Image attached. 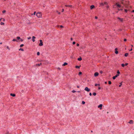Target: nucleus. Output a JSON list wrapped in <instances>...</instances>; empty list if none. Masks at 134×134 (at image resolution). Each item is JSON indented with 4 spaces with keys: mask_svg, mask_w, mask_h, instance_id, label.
I'll return each mask as SVG.
<instances>
[{
    "mask_svg": "<svg viewBox=\"0 0 134 134\" xmlns=\"http://www.w3.org/2000/svg\"><path fill=\"white\" fill-rule=\"evenodd\" d=\"M121 4L123 5L126 7H127V3H126V1H125L124 0H122L121 2Z\"/></svg>",
    "mask_w": 134,
    "mask_h": 134,
    "instance_id": "nucleus-1",
    "label": "nucleus"
},
{
    "mask_svg": "<svg viewBox=\"0 0 134 134\" xmlns=\"http://www.w3.org/2000/svg\"><path fill=\"white\" fill-rule=\"evenodd\" d=\"M36 15L38 18H41L42 16L41 13L39 12H38L36 14Z\"/></svg>",
    "mask_w": 134,
    "mask_h": 134,
    "instance_id": "nucleus-2",
    "label": "nucleus"
},
{
    "mask_svg": "<svg viewBox=\"0 0 134 134\" xmlns=\"http://www.w3.org/2000/svg\"><path fill=\"white\" fill-rule=\"evenodd\" d=\"M115 5L116 6V8H118L121 7V5L120 4H119V3H116Z\"/></svg>",
    "mask_w": 134,
    "mask_h": 134,
    "instance_id": "nucleus-3",
    "label": "nucleus"
},
{
    "mask_svg": "<svg viewBox=\"0 0 134 134\" xmlns=\"http://www.w3.org/2000/svg\"><path fill=\"white\" fill-rule=\"evenodd\" d=\"M40 43L39 44V45L40 46H43V42H42V40H40Z\"/></svg>",
    "mask_w": 134,
    "mask_h": 134,
    "instance_id": "nucleus-4",
    "label": "nucleus"
},
{
    "mask_svg": "<svg viewBox=\"0 0 134 134\" xmlns=\"http://www.w3.org/2000/svg\"><path fill=\"white\" fill-rule=\"evenodd\" d=\"M85 90L87 92H89L90 91V89L88 88V87H86L85 88Z\"/></svg>",
    "mask_w": 134,
    "mask_h": 134,
    "instance_id": "nucleus-5",
    "label": "nucleus"
},
{
    "mask_svg": "<svg viewBox=\"0 0 134 134\" xmlns=\"http://www.w3.org/2000/svg\"><path fill=\"white\" fill-rule=\"evenodd\" d=\"M98 74H99L98 73L96 72L94 74V75L95 77H96L98 76Z\"/></svg>",
    "mask_w": 134,
    "mask_h": 134,
    "instance_id": "nucleus-6",
    "label": "nucleus"
},
{
    "mask_svg": "<svg viewBox=\"0 0 134 134\" xmlns=\"http://www.w3.org/2000/svg\"><path fill=\"white\" fill-rule=\"evenodd\" d=\"M102 104H100L98 106V108H100V109L101 110L102 109Z\"/></svg>",
    "mask_w": 134,
    "mask_h": 134,
    "instance_id": "nucleus-7",
    "label": "nucleus"
},
{
    "mask_svg": "<svg viewBox=\"0 0 134 134\" xmlns=\"http://www.w3.org/2000/svg\"><path fill=\"white\" fill-rule=\"evenodd\" d=\"M117 19H118L121 22H122L123 21V19L119 17H117Z\"/></svg>",
    "mask_w": 134,
    "mask_h": 134,
    "instance_id": "nucleus-8",
    "label": "nucleus"
},
{
    "mask_svg": "<svg viewBox=\"0 0 134 134\" xmlns=\"http://www.w3.org/2000/svg\"><path fill=\"white\" fill-rule=\"evenodd\" d=\"M36 37L34 36H32V41L33 42H34L35 41V39Z\"/></svg>",
    "mask_w": 134,
    "mask_h": 134,
    "instance_id": "nucleus-9",
    "label": "nucleus"
},
{
    "mask_svg": "<svg viewBox=\"0 0 134 134\" xmlns=\"http://www.w3.org/2000/svg\"><path fill=\"white\" fill-rule=\"evenodd\" d=\"M117 49H118L117 48H116L115 49V53L116 54H117L118 53V51H117Z\"/></svg>",
    "mask_w": 134,
    "mask_h": 134,
    "instance_id": "nucleus-10",
    "label": "nucleus"
},
{
    "mask_svg": "<svg viewBox=\"0 0 134 134\" xmlns=\"http://www.w3.org/2000/svg\"><path fill=\"white\" fill-rule=\"evenodd\" d=\"M94 6L93 5H92L90 6L91 9H92L93 8H94Z\"/></svg>",
    "mask_w": 134,
    "mask_h": 134,
    "instance_id": "nucleus-11",
    "label": "nucleus"
},
{
    "mask_svg": "<svg viewBox=\"0 0 134 134\" xmlns=\"http://www.w3.org/2000/svg\"><path fill=\"white\" fill-rule=\"evenodd\" d=\"M133 123V121L132 120H130L129 121V123L130 124H132Z\"/></svg>",
    "mask_w": 134,
    "mask_h": 134,
    "instance_id": "nucleus-12",
    "label": "nucleus"
},
{
    "mask_svg": "<svg viewBox=\"0 0 134 134\" xmlns=\"http://www.w3.org/2000/svg\"><path fill=\"white\" fill-rule=\"evenodd\" d=\"M10 95L13 97H15V94L11 93Z\"/></svg>",
    "mask_w": 134,
    "mask_h": 134,
    "instance_id": "nucleus-13",
    "label": "nucleus"
},
{
    "mask_svg": "<svg viewBox=\"0 0 134 134\" xmlns=\"http://www.w3.org/2000/svg\"><path fill=\"white\" fill-rule=\"evenodd\" d=\"M68 64V63H64V64H63L62 65V66H65L66 65H67Z\"/></svg>",
    "mask_w": 134,
    "mask_h": 134,
    "instance_id": "nucleus-14",
    "label": "nucleus"
},
{
    "mask_svg": "<svg viewBox=\"0 0 134 134\" xmlns=\"http://www.w3.org/2000/svg\"><path fill=\"white\" fill-rule=\"evenodd\" d=\"M77 60L79 61H81L82 60V59L81 57L80 58H78Z\"/></svg>",
    "mask_w": 134,
    "mask_h": 134,
    "instance_id": "nucleus-15",
    "label": "nucleus"
},
{
    "mask_svg": "<svg viewBox=\"0 0 134 134\" xmlns=\"http://www.w3.org/2000/svg\"><path fill=\"white\" fill-rule=\"evenodd\" d=\"M128 55H129L128 53H126L125 54V57H127L128 56Z\"/></svg>",
    "mask_w": 134,
    "mask_h": 134,
    "instance_id": "nucleus-16",
    "label": "nucleus"
},
{
    "mask_svg": "<svg viewBox=\"0 0 134 134\" xmlns=\"http://www.w3.org/2000/svg\"><path fill=\"white\" fill-rule=\"evenodd\" d=\"M42 63H41L40 64H36V65H37L38 66H40L42 65Z\"/></svg>",
    "mask_w": 134,
    "mask_h": 134,
    "instance_id": "nucleus-17",
    "label": "nucleus"
},
{
    "mask_svg": "<svg viewBox=\"0 0 134 134\" xmlns=\"http://www.w3.org/2000/svg\"><path fill=\"white\" fill-rule=\"evenodd\" d=\"M95 86H99L100 85L99 84H95Z\"/></svg>",
    "mask_w": 134,
    "mask_h": 134,
    "instance_id": "nucleus-18",
    "label": "nucleus"
},
{
    "mask_svg": "<svg viewBox=\"0 0 134 134\" xmlns=\"http://www.w3.org/2000/svg\"><path fill=\"white\" fill-rule=\"evenodd\" d=\"M75 68H76L79 69L80 68V66H75Z\"/></svg>",
    "mask_w": 134,
    "mask_h": 134,
    "instance_id": "nucleus-19",
    "label": "nucleus"
},
{
    "mask_svg": "<svg viewBox=\"0 0 134 134\" xmlns=\"http://www.w3.org/2000/svg\"><path fill=\"white\" fill-rule=\"evenodd\" d=\"M93 95L94 96H95L96 95V93H93Z\"/></svg>",
    "mask_w": 134,
    "mask_h": 134,
    "instance_id": "nucleus-20",
    "label": "nucleus"
},
{
    "mask_svg": "<svg viewBox=\"0 0 134 134\" xmlns=\"http://www.w3.org/2000/svg\"><path fill=\"white\" fill-rule=\"evenodd\" d=\"M17 38L18 40L20 39V37H19V36L17 37Z\"/></svg>",
    "mask_w": 134,
    "mask_h": 134,
    "instance_id": "nucleus-21",
    "label": "nucleus"
},
{
    "mask_svg": "<svg viewBox=\"0 0 134 134\" xmlns=\"http://www.w3.org/2000/svg\"><path fill=\"white\" fill-rule=\"evenodd\" d=\"M19 51L21 50V51H24V49H22V48H20V49H19Z\"/></svg>",
    "mask_w": 134,
    "mask_h": 134,
    "instance_id": "nucleus-22",
    "label": "nucleus"
},
{
    "mask_svg": "<svg viewBox=\"0 0 134 134\" xmlns=\"http://www.w3.org/2000/svg\"><path fill=\"white\" fill-rule=\"evenodd\" d=\"M119 76V75L118 74H117L115 76V77H117L118 76Z\"/></svg>",
    "mask_w": 134,
    "mask_h": 134,
    "instance_id": "nucleus-23",
    "label": "nucleus"
},
{
    "mask_svg": "<svg viewBox=\"0 0 134 134\" xmlns=\"http://www.w3.org/2000/svg\"><path fill=\"white\" fill-rule=\"evenodd\" d=\"M12 41H16L17 42V41L16 39H13Z\"/></svg>",
    "mask_w": 134,
    "mask_h": 134,
    "instance_id": "nucleus-24",
    "label": "nucleus"
},
{
    "mask_svg": "<svg viewBox=\"0 0 134 134\" xmlns=\"http://www.w3.org/2000/svg\"><path fill=\"white\" fill-rule=\"evenodd\" d=\"M40 54V53L39 52H38L37 53V55H39Z\"/></svg>",
    "mask_w": 134,
    "mask_h": 134,
    "instance_id": "nucleus-25",
    "label": "nucleus"
},
{
    "mask_svg": "<svg viewBox=\"0 0 134 134\" xmlns=\"http://www.w3.org/2000/svg\"><path fill=\"white\" fill-rule=\"evenodd\" d=\"M117 74H118L119 75V74H120V72L119 70H118L117 72Z\"/></svg>",
    "mask_w": 134,
    "mask_h": 134,
    "instance_id": "nucleus-26",
    "label": "nucleus"
},
{
    "mask_svg": "<svg viewBox=\"0 0 134 134\" xmlns=\"http://www.w3.org/2000/svg\"><path fill=\"white\" fill-rule=\"evenodd\" d=\"M24 46L23 44H21L20 45V47H22Z\"/></svg>",
    "mask_w": 134,
    "mask_h": 134,
    "instance_id": "nucleus-27",
    "label": "nucleus"
},
{
    "mask_svg": "<svg viewBox=\"0 0 134 134\" xmlns=\"http://www.w3.org/2000/svg\"><path fill=\"white\" fill-rule=\"evenodd\" d=\"M1 25H3L4 24V23L3 22H1Z\"/></svg>",
    "mask_w": 134,
    "mask_h": 134,
    "instance_id": "nucleus-28",
    "label": "nucleus"
},
{
    "mask_svg": "<svg viewBox=\"0 0 134 134\" xmlns=\"http://www.w3.org/2000/svg\"><path fill=\"white\" fill-rule=\"evenodd\" d=\"M118 10H119V11H120H120H122V9H119V8H118Z\"/></svg>",
    "mask_w": 134,
    "mask_h": 134,
    "instance_id": "nucleus-29",
    "label": "nucleus"
},
{
    "mask_svg": "<svg viewBox=\"0 0 134 134\" xmlns=\"http://www.w3.org/2000/svg\"><path fill=\"white\" fill-rule=\"evenodd\" d=\"M121 66L122 67H124L125 66V65L124 64H121Z\"/></svg>",
    "mask_w": 134,
    "mask_h": 134,
    "instance_id": "nucleus-30",
    "label": "nucleus"
},
{
    "mask_svg": "<svg viewBox=\"0 0 134 134\" xmlns=\"http://www.w3.org/2000/svg\"><path fill=\"white\" fill-rule=\"evenodd\" d=\"M82 103L83 104H84L85 103V102L84 101H82Z\"/></svg>",
    "mask_w": 134,
    "mask_h": 134,
    "instance_id": "nucleus-31",
    "label": "nucleus"
},
{
    "mask_svg": "<svg viewBox=\"0 0 134 134\" xmlns=\"http://www.w3.org/2000/svg\"><path fill=\"white\" fill-rule=\"evenodd\" d=\"M109 84H111V82L110 81H109L108 82Z\"/></svg>",
    "mask_w": 134,
    "mask_h": 134,
    "instance_id": "nucleus-32",
    "label": "nucleus"
},
{
    "mask_svg": "<svg viewBox=\"0 0 134 134\" xmlns=\"http://www.w3.org/2000/svg\"><path fill=\"white\" fill-rule=\"evenodd\" d=\"M104 5H107V3L106 2H105L103 3Z\"/></svg>",
    "mask_w": 134,
    "mask_h": 134,
    "instance_id": "nucleus-33",
    "label": "nucleus"
},
{
    "mask_svg": "<svg viewBox=\"0 0 134 134\" xmlns=\"http://www.w3.org/2000/svg\"><path fill=\"white\" fill-rule=\"evenodd\" d=\"M116 77H115V76H113V79H115L116 78Z\"/></svg>",
    "mask_w": 134,
    "mask_h": 134,
    "instance_id": "nucleus-34",
    "label": "nucleus"
},
{
    "mask_svg": "<svg viewBox=\"0 0 134 134\" xmlns=\"http://www.w3.org/2000/svg\"><path fill=\"white\" fill-rule=\"evenodd\" d=\"M76 91H75V90H72V93H75V92H76Z\"/></svg>",
    "mask_w": 134,
    "mask_h": 134,
    "instance_id": "nucleus-35",
    "label": "nucleus"
},
{
    "mask_svg": "<svg viewBox=\"0 0 134 134\" xmlns=\"http://www.w3.org/2000/svg\"><path fill=\"white\" fill-rule=\"evenodd\" d=\"M5 12H6L5 10H3V11H2V13H5Z\"/></svg>",
    "mask_w": 134,
    "mask_h": 134,
    "instance_id": "nucleus-36",
    "label": "nucleus"
},
{
    "mask_svg": "<svg viewBox=\"0 0 134 134\" xmlns=\"http://www.w3.org/2000/svg\"><path fill=\"white\" fill-rule=\"evenodd\" d=\"M100 5H104V4H103V3H101L100 4Z\"/></svg>",
    "mask_w": 134,
    "mask_h": 134,
    "instance_id": "nucleus-37",
    "label": "nucleus"
},
{
    "mask_svg": "<svg viewBox=\"0 0 134 134\" xmlns=\"http://www.w3.org/2000/svg\"><path fill=\"white\" fill-rule=\"evenodd\" d=\"M128 65V63H125L124 65H125V66H126L127 65Z\"/></svg>",
    "mask_w": 134,
    "mask_h": 134,
    "instance_id": "nucleus-38",
    "label": "nucleus"
},
{
    "mask_svg": "<svg viewBox=\"0 0 134 134\" xmlns=\"http://www.w3.org/2000/svg\"><path fill=\"white\" fill-rule=\"evenodd\" d=\"M82 74V72H80L79 73V75H81V74Z\"/></svg>",
    "mask_w": 134,
    "mask_h": 134,
    "instance_id": "nucleus-39",
    "label": "nucleus"
},
{
    "mask_svg": "<svg viewBox=\"0 0 134 134\" xmlns=\"http://www.w3.org/2000/svg\"><path fill=\"white\" fill-rule=\"evenodd\" d=\"M122 83H120V85H119V87H120L121 86V85H122Z\"/></svg>",
    "mask_w": 134,
    "mask_h": 134,
    "instance_id": "nucleus-40",
    "label": "nucleus"
},
{
    "mask_svg": "<svg viewBox=\"0 0 134 134\" xmlns=\"http://www.w3.org/2000/svg\"><path fill=\"white\" fill-rule=\"evenodd\" d=\"M125 12H127V9H125Z\"/></svg>",
    "mask_w": 134,
    "mask_h": 134,
    "instance_id": "nucleus-41",
    "label": "nucleus"
},
{
    "mask_svg": "<svg viewBox=\"0 0 134 134\" xmlns=\"http://www.w3.org/2000/svg\"><path fill=\"white\" fill-rule=\"evenodd\" d=\"M20 39V41H21V42H22L23 41V40L22 39Z\"/></svg>",
    "mask_w": 134,
    "mask_h": 134,
    "instance_id": "nucleus-42",
    "label": "nucleus"
},
{
    "mask_svg": "<svg viewBox=\"0 0 134 134\" xmlns=\"http://www.w3.org/2000/svg\"><path fill=\"white\" fill-rule=\"evenodd\" d=\"M100 74H102L103 73V71H100Z\"/></svg>",
    "mask_w": 134,
    "mask_h": 134,
    "instance_id": "nucleus-43",
    "label": "nucleus"
},
{
    "mask_svg": "<svg viewBox=\"0 0 134 134\" xmlns=\"http://www.w3.org/2000/svg\"><path fill=\"white\" fill-rule=\"evenodd\" d=\"M75 43V42H73L72 43V44H74Z\"/></svg>",
    "mask_w": 134,
    "mask_h": 134,
    "instance_id": "nucleus-44",
    "label": "nucleus"
},
{
    "mask_svg": "<svg viewBox=\"0 0 134 134\" xmlns=\"http://www.w3.org/2000/svg\"><path fill=\"white\" fill-rule=\"evenodd\" d=\"M60 27H61V28H63V26L62 25H60Z\"/></svg>",
    "mask_w": 134,
    "mask_h": 134,
    "instance_id": "nucleus-45",
    "label": "nucleus"
},
{
    "mask_svg": "<svg viewBox=\"0 0 134 134\" xmlns=\"http://www.w3.org/2000/svg\"><path fill=\"white\" fill-rule=\"evenodd\" d=\"M31 38V37H29L28 38V40H30Z\"/></svg>",
    "mask_w": 134,
    "mask_h": 134,
    "instance_id": "nucleus-46",
    "label": "nucleus"
},
{
    "mask_svg": "<svg viewBox=\"0 0 134 134\" xmlns=\"http://www.w3.org/2000/svg\"><path fill=\"white\" fill-rule=\"evenodd\" d=\"M68 7H72L71 5H68Z\"/></svg>",
    "mask_w": 134,
    "mask_h": 134,
    "instance_id": "nucleus-47",
    "label": "nucleus"
},
{
    "mask_svg": "<svg viewBox=\"0 0 134 134\" xmlns=\"http://www.w3.org/2000/svg\"><path fill=\"white\" fill-rule=\"evenodd\" d=\"M127 41V40H126V39L125 38V39H124V41Z\"/></svg>",
    "mask_w": 134,
    "mask_h": 134,
    "instance_id": "nucleus-48",
    "label": "nucleus"
},
{
    "mask_svg": "<svg viewBox=\"0 0 134 134\" xmlns=\"http://www.w3.org/2000/svg\"><path fill=\"white\" fill-rule=\"evenodd\" d=\"M36 12H35L34 13V15H35L36 14Z\"/></svg>",
    "mask_w": 134,
    "mask_h": 134,
    "instance_id": "nucleus-49",
    "label": "nucleus"
},
{
    "mask_svg": "<svg viewBox=\"0 0 134 134\" xmlns=\"http://www.w3.org/2000/svg\"><path fill=\"white\" fill-rule=\"evenodd\" d=\"M89 95L90 96H91L92 95V93H89Z\"/></svg>",
    "mask_w": 134,
    "mask_h": 134,
    "instance_id": "nucleus-50",
    "label": "nucleus"
},
{
    "mask_svg": "<svg viewBox=\"0 0 134 134\" xmlns=\"http://www.w3.org/2000/svg\"><path fill=\"white\" fill-rule=\"evenodd\" d=\"M95 18L96 19H97L98 18L97 16H95Z\"/></svg>",
    "mask_w": 134,
    "mask_h": 134,
    "instance_id": "nucleus-51",
    "label": "nucleus"
},
{
    "mask_svg": "<svg viewBox=\"0 0 134 134\" xmlns=\"http://www.w3.org/2000/svg\"><path fill=\"white\" fill-rule=\"evenodd\" d=\"M77 46H79V44L78 43H77Z\"/></svg>",
    "mask_w": 134,
    "mask_h": 134,
    "instance_id": "nucleus-52",
    "label": "nucleus"
},
{
    "mask_svg": "<svg viewBox=\"0 0 134 134\" xmlns=\"http://www.w3.org/2000/svg\"><path fill=\"white\" fill-rule=\"evenodd\" d=\"M101 88L100 87H99L98 88V89L99 90H100Z\"/></svg>",
    "mask_w": 134,
    "mask_h": 134,
    "instance_id": "nucleus-53",
    "label": "nucleus"
},
{
    "mask_svg": "<svg viewBox=\"0 0 134 134\" xmlns=\"http://www.w3.org/2000/svg\"><path fill=\"white\" fill-rule=\"evenodd\" d=\"M132 48H131L130 50V51H132Z\"/></svg>",
    "mask_w": 134,
    "mask_h": 134,
    "instance_id": "nucleus-54",
    "label": "nucleus"
},
{
    "mask_svg": "<svg viewBox=\"0 0 134 134\" xmlns=\"http://www.w3.org/2000/svg\"><path fill=\"white\" fill-rule=\"evenodd\" d=\"M77 88H79V86H78V85H77Z\"/></svg>",
    "mask_w": 134,
    "mask_h": 134,
    "instance_id": "nucleus-55",
    "label": "nucleus"
},
{
    "mask_svg": "<svg viewBox=\"0 0 134 134\" xmlns=\"http://www.w3.org/2000/svg\"><path fill=\"white\" fill-rule=\"evenodd\" d=\"M3 18H1V19H0V21H1V20Z\"/></svg>",
    "mask_w": 134,
    "mask_h": 134,
    "instance_id": "nucleus-56",
    "label": "nucleus"
},
{
    "mask_svg": "<svg viewBox=\"0 0 134 134\" xmlns=\"http://www.w3.org/2000/svg\"><path fill=\"white\" fill-rule=\"evenodd\" d=\"M64 11V9H63L62 10V12H63Z\"/></svg>",
    "mask_w": 134,
    "mask_h": 134,
    "instance_id": "nucleus-57",
    "label": "nucleus"
},
{
    "mask_svg": "<svg viewBox=\"0 0 134 134\" xmlns=\"http://www.w3.org/2000/svg\"><path fill=\"white\" fill-rule=\"evenodd\" d=\"M70 39L71 41H72V38H71Z\"/></svg>",
    "mask_w": 134,
    "mask_h": 134,
    "instance_id": "nucleus-58",
    "label": "nucleus"
},
{
    "mask_svg": "<svg viewBox=\"0 0 134 134\" xmlns=\"http://www.w3.org/2000/svg\"><path fill=\"white\" fill-rule=\"evenodd\" d=\"M2 19L3 20V21H5V19H3V18Z\"/></svg>",
    "mask_w": 134,
    "mask_h": 134,
    "instance_id": "nucleus-59",
    "label": "nucleus"
},
{
    "mask_svg": "<svg viewBox=\"0 0 134 134\" xmlns=\"http://www.w3.org/2000/svg\"><path fill=\"white\" fill-rule=\"evenodd\" d=\"M9 133V132H7L6 133V134H8Z\"/></svg>",
    "mask_w": 134,
    "mask_h": 134,
    "instance_id": "nucleus-60",
    "label": "nucleus"
},
{
    "mask_svg": "<svg viewBox=\"0 0 134 134\" xmlns=\"http://www.w3.org/2000/svg\"><path fill=\"white\" fill-rule=\"evenodd\" d=\"M7 48L8 49H9V47H8V46H7Z\"/></svg>",
    "mask_w": 134,
    "mask_h": 134,
    "instance_id": "nucleus-61",
    "label": "nucleus"
},
{
    "mask_svg": "<svg viewBox=\"0 0 134 134\" xmlns=\"http://www.w3.org/2000/svg\"><path fill=\"white\" fill-rule=\"evenodd\" d=\"M132 12H134V10H133Z\"/></svg>",
    "mask_w": 134,
    "mask_h": 134,
    "instance_id": "nucleus-62",
    "label": "nucleus"
},
{
    "mask_svg": "<svg viewBox=\"0 0 134 134\" xmlns=\"http://www.w3.org/2000/svg\"><path fill=\"white\" fill-rule=\"evenodd\" d=\"M109 6H107V8H109Z\"/></svg>",
    "mask_w": 134,
    "mask_h": 134,
    "instance_id": "nucleus-63",
    "label": "nucleus"
},
{
    "mask_svg": "<svg viewBox=\"0 0 134 134\" xmlns=\"http://www.w3.org/2000/svg\"><path fill=\"white\" fill-rule=\"evenodd\" d=\"M105 84H107V82H105Z\"/></svg>",
    "mask_w": 134,
    "mask_h": 134,
    "instance_id": "nucleus-64",
    "label": "nucleus"
}]
</instances>
